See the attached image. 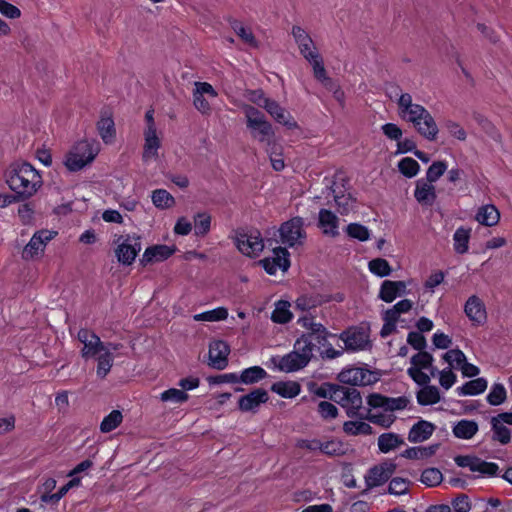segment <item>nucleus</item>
Segmentation results:
<instances>
[{
    "mask_svg": "<svg viewBox=\"0 0 512 512\" xmlns=\"http://www.w3.org/2000/svg\"><path fill=\"white\" fill-rule=\"evenodd\" d=\"M328 300L320 294H304L295 300L294 308L296 311L301 312L297 319V324L307 331H313L315 334L320 335L323 339V334L326 333V327L318 318L324 317L323 310H317L323 303Z\"/></svg>",
    "mask_w": 512,
    "mask_h": 512,
    "instance_id": "f257e3e1",
    "label": "nucleus"
},
{
    "mask_svg": "<svg viewBox=\"0 0 512 512\" xmlns=\"http://www.w3.org/2000/svg\"><path fill=\"white\" fill-rule=\"evenodd\" d=\"M6 182L19 199H27L41 187L42 178L31 164L24 162L11 166Z\"/></svg>",
    "mask_w": 512,
    "mask_h": 512,
    "instance_id": "f03ea898",
    "label": "nucleus"
},
{
    "mask_svg": "<svg viewBox=\"0 0 512 512\" xmlns=\"http://www.w3.org/2000/svg\"><path fill=\"white\" fill-rule=\"evenodd\" d=\"M244 113L247 119V127L251 129L253 138L264 143L267 147L273 145L275 133L265 115L251 105L245 106Z\"/></svg>",
    "mask_w": 512,
    "mask_h": 512,
    "instance_id": "7ed1b4c3",
    "label": "nucleus"
},
{
    "mask_svg": "<svg viewBox=\"0 0 512 512\" xmlns=\"http://www.w3.org/2000/svg\"><path fill=\"white\" fill-rule=\"evenodd\" d=\"M99 152L96 144L87 140L77 142L65 156L64 164L71 172H77L93 162Z\"/></svg>",
    "mask_w": 512,
    "mask_h": 512,
    "instance_id": "20e7f679",
    "label": "nucleus"
},
{
    "mask_svg": "<svg viewBox=\"0 0 512 512\" xmlns=\"http://www.w3.org/2000/svg\"><path fill=\"white\" fill-rule=\"evenodd\" d=\"M234 241L238 250L249 257H257L264 248L263 239L257 230L236 231Z\"/></svg>",
    "mask_w": 512,
    "mask_h": 512,
    "instance_id": "39448f33",
    "label": "nucleus"
},
{
    "mask_svg": "<svg viewBox=\"0 0 512 512\" xmlns=\"http://www.w3.org/2000/svg\"><path fill=\"white\" fill-rule=\"evenodd\" d=\"M303 225L304 222L301 217H294L284 222L279 228L281 242L289 247L303 244L306 238Z\"/></svg>",
    "mask_w": 512,
    "mask_h": 512,
    "instance_id": "423d86ee",
    "label": "nucleus"
},
{
    "mask_svg": "<svg viewBox=\"0 0 512 512\" xmlns=\"http://www.w3.org/2000/svg\"><path fill=\"white\" fill-rule=\"evenodd\" d=\"M115 250L117 260L123 265H131L141 251V239L136 235L119 236Z\"/></svg>",
    "mask_w": 512,
    "mask_h": 512,
    "instance_id": "0eeeda50",
    "label": "nucleus"
},
{
    "mask_svg": "<svg viewBox=\"0 0 512 512\" xmlns=\"http://www.w3.org/2000/svg\"><path fill=\"white\" fill-rule=\"evenodd\" d=\"M338 380L351 386H367L377 382L378 375L365 368L351 367L343 369L338 375Z\"/></svg>",
    "mask_w": 512,
    "mask_h": 512,
    "instance_id": "6e6552de",
    "label": "nucleus"
},
{
    "mask_svg": "<svg viewBox=\"0 0 512 512\" xmlns=\"http://www.w3.org/2000/svg\"><path fill=\"white\" fill-rule=\"evenodd\" d=\"M328 336L329 332L327 329L326 333L323 334V339L320 335L315 334L313 331H308L296 339L293 350L298 352V354L304 357L305 361L309 363L313 357V351L316 344L319 346H324L327 342Z\"/></svg>",
    "mask_w": 512,
    "mask_h": 512,
    "instance_id": "1a4fd4ad",
    "label": "nucleus"
},
{
    "mask_svg": "<svg viewBox=\"0 0 512 512\" xmlns=\"http://www.w3.org/2000/svg\"><path fill=\"white\" fill-rule=\"evenodd\" d=\"M55 234V232L49 230L36 232L24 247L22 258L24 260H31L41 256L44 253L47 243L54 238Z\"/></svg>",
    "mask_w": 512,
    "mask_h": 512,
    "instance_id": "9d476101",
    "label": "nucleus"
},
{
    "mask_svg": "<svg viewBox=\"0 0 512 512\" xmlns=\"http://www.w3.org/2000/svg\"><path fill=\"white\" fill-rule=\"evenodd\" d=\"M78 340L83 344L81 356L84 359L94 358L104 350V343L100 337L93 331L82 328L77 334Z\"/></svg>",
    "mask_w": 512,
    "mask_h": 512,
    "instance_id": "9b49d317",
    "label": "nucleus"
},
{
    "mask_svg": "<svg viewBox=\"0 0 512 512\" xmlns=\"http://www.w3.org/2000/svg\"><path fill=\"white\" fill-rule=\"evenodd\" d=\"M258 105L263 107L278 123L284 125L288 129H295L298 127L297 122L292 115L276 101L263 98V103L258 102Z\"/></svg>",
    "mask_w": 512,
    "mask_h": 512,
    "instance_id": "f8f14e48",
    "label": "nucleus"
},
{
    "mask_svg": "<svg viewBox=\"0 0 512 512\" xmlns=\"http://www.w3.org/2000/svg\"><path fill=\"white\" fill-rule=\"evenodd\" d=\"M289 256L290 254L286 248L277 247L274 249V257L265 258L260 261V264L268 274L274 275L278 269L283 271L288 270L290 267Z\"/></svg>",
    "mask_w": 512,
    "mask_h": 512,
    "instance_id": "ddd939ff",
    "label": "nucleus"
},
{
    "mask_svg": "<svg viewBox=\"0 0 512 512\" xmlns=\"http://www.w3.org/2000/svg\"><path fill=\"white\" fill-rule=\"evenodd\" d=\"M195 89L193 91V104L194 107L201 112L206 114L210 111V104L205 99L204 95H208L211 98H216L218 93L210 83L207 82H195Z\"/></svg>",
    "mask_w": 512,
    "mask_h": 512,
    "instance_id": "4468645a",
    "label": "nucleus"
},
{
    "mask_svg": "<svg viewBox=\"0 0 512 512\" xmlns=\"http://www.w3.org/2000/svg\"><path fill=\"white\" fill-rule=\"evenodd\" d=\"M230 348L222 340L214 341L209 346V365L215 369L223 370L228 365Z\"/></svg>",
    "mask_w": 512,
    "mask_h": 512,
    "instance_id": "2eb2a0df",
    "label": "nucleus"
},
{
    "mask_svg": "<svg viewBox=\"0 0 512 512\" xmlns=\"http://www.w3.org/2000/svg\"><path fill=\"white\" fill-rule=\"evenodd\" d=\"M269 400L268 392L257 388L250 393L243 395L238 400V407L242 412H257L261 404Z\"/></svg>",
    "mask_w": 512,
    "mask_h": 512,
    "instance_id": "dca6fc26",
    "label": "nucleus"
},
{
    "mask_svg": "<svg viewBox=\"0 0 512 512\" xmlns=\"http://www.w3.org/2000/svg\"><path fill=\"white\" fill-rule=\"evenodd\" d=\"M272 361L280 371L286 373L298 371L308 365V362L305 361V358L294 350L282 357L272 358Z\"/></svg>",
    "mask_w": 512,
    "mask_h": 512,
    "instance_id": "f3484780",
    "label": "nucleus"
},
{
    "mask_svg": "<svg viewBox=\"0 0 512 512\" xmlns=\"http://www.w3.org/2000/svg\"><path fill=\"white\" fill-rule=\"evenodd\" d=\"M466 316L474 325H482L487 319V312L483 301L476 295L468 298L464 306Z\"/></svg>",
    "mask_w": 512,
    "mask_h": 512,
    "instance_id": "a211bd4d",
    "label": "nucleus"
},
{
    "mask_svg": "<svg viewBox=\"0 0 512 512\" xmlns=\"http://www.w3.org/2000/svg\"><path fill=\"white\" fill-rule=\"evenodd\" d=\"M417 132L429 141H434L438 135V126L429 111H425L424 115L411 122Z\"/></svg>",
    "mask_w": 512,
    "mask_h": 512,
    "instance_id": "6ab92c4d",
    "label": "nucleus"
},
{
    "mask_svg": "<svg viewBox=\"0 0 512 512\" xmlns=\"http://www.w3.org/2000/svg\"><path fill=\"white\" fill-rule=\"evenodd\" d=\"M301 55L307 60L319 54L310 35L300 26H293L291 31Z\"/></svg>",
    "mask_w": 512,
    "mask_h": 512,
    "instance_id": "aec40b11",
    "label": "nucleus"
},
{
    "mask_svg": "<svg viewBox=\"0 0 512 512\" xmlns=\"http://www.w3.org/2000/svg\"><path fill=\"white\" fill-rule=\"evenodd\" d=\"M394 469L395 465L392 463L372 467L365 476L367 486L373 488L384 484L393 474Z\"/></svg>",
    "mask_w": 512,
    "mask_h": 512,
    "instance_id": "412c9836",
    "label": "nucleus"
},
{
    "mask_svg": "<svg viewBox=\"0 0 512 512\" xmlns=\"http://www.w3.org/2000/svg\"><path fill=\"white\" fill-rule=\"evenodd\" d=\"M340 339L349 351L364 350L369 345L368 335L362 330L349 329L344 331L340 334Z\"/></svg>",
    "mask_w": 512,
    "mask_h": 512,
    "instance_id": "4be33fe9",
    "label": "nucleus"
},
{
    "mask_svg": "<svg viewBox=\"0 0 512 512\" xmlns=\"http://www.w3.org/2000/svg\"><path fill=\"white\" fill-rule=\"evenodd\" d=\"M406 283L404 281L385 280L382 282L379 298L386 303L393 302L398 296L406 293Z\"/></svg>",
    "mask_w": 512,
    "mask_h": 512,
    "instance_id": "5701e85b",
    "label": "nucleus"
},
{
    "mask_svg": "<svg viewBox=\"0 0 512 512\" xmlns=\"http://www.w3.org/2000/svg\"><path fill=\"white\" fill-rule=\"evenodd\" d=\"M340 406L346 410V415L349 418H361L362 397L360 392L356 388L350 387Z\"/></svg>",
    "mask_w": 512,
    "mask_h": 512,
    "instance_id": "b1692460",
    "label": "nucleus"
},
{
    "mask_svg": "<svg viewBox=\"0 0 512 512\" xmlns=\"http://www.w3.org/2000/svg\"><path fill=\"white\" fill-rule=\"evenodd\" d=\"M144 146L142 158L145 162L158 157V150L161 147V140L157 130H144Z\"/></svg>",
    "mask_w": 512,
    "mask_h": 512,
    "instance_id": "393cba45",
    "label": "nucleus"
},
{
    "mask_svg": "<svg viewBox=\"0 0 512 512\" xmlns=\"http://www.w3.org/2000/svg\"><path fill=\"white\" fill-rule=\"evenodd\" d=\"M435 430L431 422L420 420L415 423L408 433V440L411 443H420L429 439Z\"/></svg>",
    "mask_w": 512,
    "mask_h": 512,
    "instance_id": "a878e982",
    "label": "nucleus"
},
{
    "mask_svg": "<svg viewBox=\"0 0 512 512\" xmlns=\"http://www.w3.org/2000/svg\"><path fill=\"white\" fill-rule=\"evenodd\" d=\"M414 196L420 204L431 206L436 199L433 183H430L425 179L417 180Z\"/></svg>",
    "mask_w": 512,
    "mask_h": 512,
    "instance_id": "bb28decb",
    "label": "nucleus"
},
{
    "mask_svg": "<svg viewBox=\"0 0 512 512\" xmlns=\"http://www.w3.org/2000/svg\"><path fill=\"white\" fill-rule=\"evenodd\" d=\"M174 251V248H171L167 245H155L148 247L142 256L141 263L146 265L153 261H164L168 259L174 253Z\"/></svg>",
    "mask_w": 512,
    "mask_h": 512,
    "instance_id": "cd10ccee",
    "label": "nucleus"
},
{
    "mask_svg": "<svg viewBox=\"0 0 512 512\" xmlns=\"http://www.w3.org/2000/svg\"><path fill=\"white\" fill-rule=\"evenodd\" d=\"M319 226L323 229V233L332 237L339 235L338 231V218L337 216L327 209L319 211Z\"/></svg>",
    "mask_w": 512,
    "mask_h": 512,
    "instance_id": "c85d7f7f",
    "label": "nucleus"
},
{
    "mask_svg": "<svg viewBox=\"0 0 512 512\" xmlns=\"http://www.w3.org/2000/svg\"><path fill=\"white\" fill-rule=\"evenodd\" d=\"M475 219L481 225L492 227L499 222L500 212L492 204L483 205L478 209Z\"/></svg>",
    "mask_w": 512,
    "mask_h": 512,
    "instance_id": "c756f323",
    "label": "nucleus"
},
{
    "mask_svg": "<svg viewBox=\"0 0 512 512\" xmlns=\"http://www.w3.org/2000/svg\"><path fill=\"white\" fill-rule=\"evenodd\" d=\"M98 132L102 140L108 144L112 143L115 138V125L114 120L108 113H102L100 120L97 123Z\"/></svg>",
    "mask_w": 512,
    "mask_h": 512,
    "instance_id": "7c9ffc66",
    "label": "nucleus"
},
{
    "mask_svg": "<svg viewBox=\"0 0 512 512\" xmlns=\"http://www.w3.org/2000/svg\"><path fill=\"white\" fill-rule=\"evenodd\" d=\"M456 438L471 439L478 432V424L473 420L462 419L452 429Z\"/></svg>",
    "mask_w": 512,
    "mask_h": 512,
    "instance_id": "2f4dec72",
    "label": "nucleus"
},
{
    "mask_svg": "<svg viewBox=\"0 0 512 512\" xmlns=\"http://www.w3.org/2000/svg\"><path fill=\"white\" fill-rule=\"evenodd\" d=\"M404 439L396 433H383L378 437V448L382 453H388L404 445Z\"/></svg>",
    "mask_w": 512,
    "mask_h": 512,
    "instance_id": "473e14b6",
    "label": "nucleus"
},
{
    "mask_svg": "<svg viewBox=\"0 0 512 512\" xmlns=\"http://www.w3.org/2000/svg\"><path fill=\"white\" fill-rule=\"evenodd\" d=\"M271 390L284 398H294L299 395L301 386L295 381H279L271 386Z\"/></svg>",
    "mask_w": 512,
    "mask_h": 512,
    "instance_id": "72a5a7b5",
    "label": "nucleus"
},
{
    "mask_svg": "<svg viewBox=\"0 0 512 512\" xmlns=\"http://www.w3.org/2000/svg\"><path fill=\"white\" fill-rule=\"evenodd\" d=\"M290 306V303L285 300H279L276 302L275 309L271 314V320L278 324L288 323L293 317V314L290 311Z\"/></svg>",
    "mask_w": 512,
    "mask_h": 512,
    "instance_id": "f704fd0d",
    "label": "nucleus"
},
{
    "mask_svg": "<svg viewBox=\"0 0 512 512\" xmlns=\"http://www.w3.org/2000/svg\"><path fill=\"white\" fill-rule=\"evenodd\" d=\"M487 380L484 378H477L466 382L464 385L458 387L456 392L459 396L478 395L483 393L487 388Z\"/></svg>",
    "mask_w": 512,
    "mask_h": 512,
    "instance_id": "c9c22d12",
    "label": "nucleus"
},
{
    "mask_svg": "<svg viewBox=\"0 0 512 512\" xmlns=\"http://www.w3.org/2000/svg\"><path fill=\"white\" fill-rule=\"evenodd\" d=\"M471 228L459 227L453 235L454 250L458 254H464L469 249Z\"/></svg>",
    "mask_w": 512,
    "mask_h": 512,
    "instance_id": "e433bc0d",
    "label": "nucleus"
},
{
    "mask_svg": "<svg viewBox=\"0 0 512 512\" xmlns=\"http://www.w3.org/2000/svg\"><path fill=\"white\" fill-rule=\"evenodd\" d=\"M491 426L493 431L492 439L494 441H498L503 445L508 444L510 442V429L507 428L499 418H497L496 416L492 417Z\"/></svg>",
    "mask_w": 512,
    "mask_h": 512,
    "instance_id": "4c0bfd02",
    "label": "nucleus"
},
{
    "mask_svg": "<svg viewBox=\"0 0 512 512\" xmlns=\"http://www.w3.org/2000/svg\"><path fill=\"white\" fill-rule=\"evenodd\" d=\"M343 431L350 436L373 434L372 427L363 421H346L343 423Z\"/></svg>",
    "mask_w": 512,
    "mask_h": 512,
    "instance_id": "58836bf2",
    "label": "nucleus"
},
{
    "mask_svg": "<svg viewBox=\"0 0 512 512\" xmlns=\"http://www.w3.org/2000/svg\"><path fill=\"white\" fill-rule=\"evenodd\" d=\"M267 372L260 366H252L244 369L239 375V382L244 384H254L264 379Z\"/></svg>",
    "mask_w": 512,
    "mask_h": 512,
    "instance_id": "ea45409f",
    "label": "nucleus"
},
{
    "mask_svg": "<svg viewBox=\"0 0 512 512\" xmlns=\"http://www.w3.org/2000/svg\"><path fill=\"white\" fill-rule=\"evenodd\" d=\"M345 445L344 443L336 438L321 440V449L320 453L327 456H340L345 454Z\"/></svg>",
    "mask_w": 512,
    "mask_h": 512,
    "instance_id": "a19ab883",
    "label": "nucleus"
},
{
    "mask_svg": "<svg viewBox=\"0 0 512 512\" xmlns=\"http://www.w3.org/2000/svg\"><path fill=\"white\" fill-rule=\"evenodd\" d=\"M438 447V444L428 447H410L403 451L401 456L407 459H424L434 455Z\"/></svg>",
    "mask_w": 512,
    "mask_h": 512,
    "instance_id": "79ce46f5",
    "label": "nucleus"
},
{
    "mask_svg": "<svg viewBox=\"0 0 512 512\" xmlns=\"http://www.w3.org/2000/svg\"><path fill=\"white\" fill-rule=\"evenodd\" d=\"M417 401L420 405H432L440 401V393L436 386H424L417 393Z\"/></svg>",
    "mask_w": 512,
    "mask_h": 512,
    "instance_id": "37998d69",
    "label": "nucleus"
},
{
    "mask_svg": "<svg viewBox=\"0 0 512 512\" xmlns=\"http://www.w3.org/2000/svg\"><path fill=\"white\" fill-rule=\"evenodd\" d=\"M97 369L96 374L99 378L104 379L113 366L114 356L109 351L101 352L96 357Z\"/></svg>",
    "mask_w": 512,
    "mask_h": 512,
    "instance_id": "c03bdc74",
    "label": "nucleus"
},
{
    "mask_svg": "<svg viewBox=\"0 0 512 512\" xmlns=\"http://www.w3.org/2000/svg\"><path fill=\"white\" fill-rule=\"evenodd\" d=\"M152 202L159 209H167L174 205V197L165 189H156L152 192Z\"/></svg>",
    "mask_w": 512,
    "mask_h": 512,
    "instance_id": "a18cd8bd",
    "label": "nucleus"
},
{
    "mask_svg": "<svg viewBox=\"0 0 512 512\" xmlns=\"http://www.w3.org/2000/svg\"><path fill=\"white\" fill-rule=\"evenodd\" d=\"M507 391L503 384L494 383L491 386L490 392L488 393L486 399L487 402L492 406L501 405L506 401Z\"/></svg>",
    "mask_w": 512,
    "mask_h": 512,
    "instance_id": "49530a36",
    "label": "nucleus"
},
{
    "mask_svg": "<svg viewBox=\"0 0 512 512\" xmlns=\"http://www.w3.org/2000/svg\"><path fill=\"white\" fill-rule=\"evenodd\" d=\"M123 416L119 410L111 411L107 416L104 417L100 424V430L102 433H109L116 429L122 422Z\"/></svg>",
    "mask_w": 512,
    "mask_h": 512,
    "instance_id": "de8ad7c7",
    "label": "nucleus"
},
{
    "mask_svg": "<svg viewBox=\"0 0 512 512\" xmlns=\"http://www.w3.org/2000/svg\"><path fill=\"white\" fill-rule=\"evenodd\" d=\"M228 317V310L224 307H218L213 310L205 311L193 316L195 321L215 322L225 320Z\"/></svg>",
    "mask_w": 512,
    "mask_h": 512,
    "instance_id": "09e8293b",
    "label": "nucleus"
},
{
    "mask_svg": "<svg viewBox=\"0 0 512 512\" xmlns=\"http://www.w3.org/2000/svg\"><path fill=\"white\" fill-rule=\"evenodd\" d=\"M211 227V216L205 212L194 217V231L197 236H205Z\"/></svg>",
    "mask_w": 512,
    "mask_h": 512,
    "instance_id": "8fccbe9b",
    "label": "nucleus"
},
{
    "mask_svg": "<svg viewBox=\"0 0 512 512\" xmlns=\"http://www.w3.org/2000/svg\"><path fill=\"white\" fill-rule=\"evenodd\" d=\"M399 171L406 177L412 178L416 176L420 170V165L418 162L411 158L405 157L401 159L398 163Z\"/></svg>",
    "mask_w": 512,
    "mask_h": 512,
    "instance_id": "3c124183",
    "label": "nucleus"
},
{
    "mask_svg": "<svg viewBox=\"0 0 512 512\" xmlns=\"http://www.w3.org/2000/svg\"><path fill=\"white\" fill-rule=\"evenodd\" d=\"M330 190L333 193L338 212L341 214H348L353 209L354 201L352 197L345 194L339 195L332 186L330 187Z\"/></svg>",
    "mask_w": 512,
    "mask_h": 512,
    "instance_id": "603ef678",
    "label": "nucleus"
},
{
    "mask_svg": "<svg viewBox=\"0 0 512 512\" xmlns=\"http://www.w3.org/2000/svg\"><path fill=\"white\" fill-rule=\"evenodd\" d=\"M368 267L371 273L379 277L388 276L392 272L390 264L383 258H376L371 260L368 264Z\"/></svg>",
    "mask_w": 512,
    "mask_h": 512,
    "instance_id": "864d4df0",
    "label": "nucleus"
},
{
    "mask_svg": "<svg viewBox=\"0 0 512 512\" xmlns=\"http://www.w3.org/2000/svg\"><path fill=\"white\" fill-rule=\"evenodd\" d=\"M231 27L234 30V32L248 45L252 47H257V41L251 32L250 29L244 27L240 22L237 20H233L231 22Z\"/></svg>",
    "mask_w": 512,
    "mask_h": 512,
    "instance_id": "5fc2aeb1",
    "label": "nucleus"
},
{
    "mask_svg": "<svg viewBox=\"0 0 512 512\" xmlns=\"http://www.w3.org/2000/svg\"><path fill=\"white\" fill-rule=\"evenodd\" d=\"M499 471V466L494 462H487L476 457L472 472H478L486 476H495Z\"/></svg>",
    "mask_w": 512,
    "mask_h": 512,
    "instance_id": "6e6d98bb",
    "label": "nucleus"
},
{
    "mask_svg": "<svg viewBox=\"0 0 512 512\" xmlns=\"http://www.w3.org/2000/svg\"><path fill=\"white\" fill-rule=\"evenodd\" d=\"M361 419L368 420L369 422L373 424L380 425L384 428H389L395 421V416L393 415H385L381 413H371L369 410L366 415H362Z\"/></svg>",
    "mask_w": 512,
    "mask_h": 512,
    "instance_id": "4d7b16f0",
    "label": "nucleus"
},
{
    "mask_svg": "<svg viewBox=\"0 0 512 512\" xmlns=\"http://www.w3.org/2000/svg\"><path fill=\"white\" fill-rule=\"evenodd\" d=\"M443 476L437 468H427L421 474V482L428 487H434L442 482Z\"/></svg>",
    "mask_w": 512,
    "mask_h": 512,
    "instance_id": "13d9d810",
    "label": "nucleus"
},
{
    "mask_svg": "<svg viewBox=\"0 0 512 512\" xmlns=\"http://www.w3.org/2000/svg\"><path fill=\"white\" fill-rule=\"evenodd\" d=\"M307 61L312 65L314 76L321 82L329 81L330 79L327 77L326 70L323 64V60L320 54H314L312 58L307 59Z\"/></svg>",
    "mask_w": 512,
    "mask_h": 512,
    "instance_id": "bf43d9fd",
    "label": "nucleus"
},
{
    "mask_svg": "<svg viewBox=\"0 0 512 512\" xmlns=\"http://www.w3.org/2000/svg\"><path fill=\"white\" fill-rule=\"evenodd\" d=\"M160 399L164 402L182 403L188 400V394L183 390L171 388L162 392Z\"/></svg>",
    "mask_w": 512,
    "mask_h": 512,
    "instance_id": "052dcab7",
    "label": "nucleus"
},
{
    "mask_svg": "<svg viewBox=\"0 0 512 512\" xmlns=\"http://www.w3.org/2000/svg\"><path fill=\"white\" fill-rule=\"evenodd\" d=\"M413 307V302L409 299H403L396 303L392 308L385 311L388 317L398 321L399 317L403 313L409 312Z\"/></svg>",
    "mask_w": 512,
    "mask_h": 512,
    "instance_id": "680f3d73",
    "label": "nucleus"
},
{
    "mask_svg": "<svg viewBox=\"0 0 512 512\" xmlns=\"http://www.w3.org/2000/svg\"><path fill=\"white\" fill-rule=\"evenodd\" d=\"M347 234L354 239L359 241H366L370 237V232L368 228L359 223H351L346 228Z\"/></svg>",
    "mask_w": 512,
    "mask_h": 512,
    "instance_id": "e2e57ef3",
    "label": "nucleus"
},
{
    "mask_svg": "<svg viewBox=\"0 0 512 512\" xmlns=\"http://www.w3.org/2000/svg\"><path fill=\"white\" fill-rule=\"evenodd\" d=\"M447 170V164L444 161H436L431 164L426 172V179L430 183L436 182Z\"/></svg>",
    "mask_w": 512,
    "mask_h": 512,
    "instance_id": "0e129e2a",
    "label": "nucleus"
},
{
    "mask_svg": "<svg viewBox=\"0 0 512 512\" xmlns=\"http://www.w3.org/2000/svg\"><path fill=\"white\" fill-rule=\"evenodd\" d=\"M433 356L426 352L420 351L411 358V367H418V369H428L433 362Z\"/></svg>",
    "mask_w": 512,
    "mask_h": 512,
    "instance_id": "69168bd1",
    "label": "nucleus"
},
{
    "mask_svg": "<svg viewBox=\"0 0 512 512\" xmlns=\"http://www.w3.org/2000/svg\"><path fill=\"white\" fill-rule=\"evenodd\" d=\"M409 481L401 477L393 478L388 487V492L393 495H403L408 491Z\"/></svg>",
    "mask_w": 512,
    "mask_h": 512,
    "instance_id": "338daca9",
    "label": "nucleus"
},
{
    "mask_svg": "<svg viewBox=\"0 0 512 512\" xmlns=\"http://www.w3.org/2000/svg\"><path fill=\"white\" fill-rule=\"evenodd\" d=\"M452 508L456 512H469L472 508L469 497L466 494L458 495L455 499L452 500L451 509Z\"/></svg>",
    "mask_w": 512,
    "mask_h": 512,
    "instance_id": "774afa93",
    "label": "nucleus"
}]
</instances>
